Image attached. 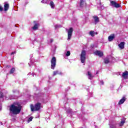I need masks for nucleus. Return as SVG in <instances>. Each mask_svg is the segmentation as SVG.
Returning a JSON list of instances; mask_svg holds the SVG:
<instances>
[{
	"mask_svg": "<svg viewBox=\"0 0 128 128\" xmlns=\"http://www.w3.org/2000/svg\"><path fill=\"white\" fill-rule=\"evenodd\" d=\"M66 112L68 114H72V110L70 108H68L66 110Z\"/></svg>",
	"mask_w": 128,
	"mask_h": 128,
	"instance_id": "obj_21",
	"label": "nucleus"
},
{
	"mask_svg": "<svg viewBox=\"0 0 128 128\" xmlns=\"http://www.w3.org/2000/svg\"><path fill=\"white\" fill-rule=\"evenodd\" d=\"M104 62L105 64H108V62H110V60H108V59H104Z\"/></svg>",
	"mask_w": 128,
	"mask_h": 128,
	"instance_id": "obj_25",
	"label": "nucleus"
},
{
	"mask_svg": "<svg viewBox=\"0 0 128 128\" xmlns=\"http://www.w3.org/2000/svg\"><path fill=\"white\" fill-rule=\"evenodd\" d=\"M100 84H104V81L100 80Z\"/></svg>",
	"mask_w": 128,
	"mask_h": 128,
	"instance_id": "obj_34",
	"label": "nucleus"
},
{
	"mask_svg": "<svg viewBox=\"0 0 128 128\" xmlns=\"http://www.w3.org/2000/svg\"><path fill=\"white\" fill-rule=\"evenodd\" d=\"M86 50H83L82 52V53L80 54V60L82 64H84L86 62Z\"/></svg>",
	"mask_w": 128,
	"mask_h": 128,
	"instance_id": "obj_3",
	"label": "nucleus"
},
{
	"mask_svg": "<svg viewBox=\"0 0 128 128\" xmlns=\"http://www.w3.org/2000/svg\"><path fill=\"white\" fill-rule=\"evenodd\" d=\"M70 56V52L68 51L66 54V56Z\"/></svg>",
	"mask_w": 128,
	"mask_h": 128,
	"instance_id": "obj_26",
	"label": "nucleus"
},
{
	"mask_svg": "<svg viewBox=\"0 0 128 128\" xmlns=\"http://www.w3.org/2000/svg\"><path fill=\"white\" fill-rule=\"evenodd\" d=\"M126 102V97H123L118 102V104H122Z\"/></svg>",
	"mask_w": 128,
	"mask_h": 128,
	"instance_id": "obj_14",
	"label": "nucleus"
},
{
	"mask_svg": "<svg viewBox=\"0 0 128 128\" xmlns=\"http://www.w3.org/2000/svg\"><path fill=\"white\" fill-rule=\"evenodd\" d=\"M32 76H34V74H32Z\"/></svg>",
	"mask_w": 128,
	"mask_h": 128,
	"instance_id": "obj_37",
	"label": "nucleus"
},
{
	"mask_svg": "<svg viewBox=\"0 0 128 128\" xmlns=\"http://www.w3.org/2000/svg\"><path fill=\"white\" fill-rule=\"evenodd\" d=\"M38 26H40V24L38 23L36 24L32 27V30H36L38 28Z\"/></svg>",
	"mask_w": 128,
	"mask_h": 128,
	"instance_id": "obj_13",
	"label": "nucleus"
},
{
	"mask_svg": "<svg viewBox=\"0 0 128 128\" xmlns=\"http://www.w3.org/2000/svg\"><path fill=\"white\" fill-rule=\"evenodd\" d=\"M4 8L0 5V12H2Z\"/></svg>",
	"mask_w": 128,
	"mask_h": 128,
	"instance_id": "obj_31",
	"label": "nucleus"
},
{
	"mask_svg": "<svg viewBox=\"0 0 128 128\" xmlns=\"http://www.w3.org/2000/svg\"><path fill=\"white\" fill-rule=\"evenodd\" d=\"M60 27H61L60 25L56 24L55 26V28H60Z\"/></svg>",
	"mask_w": 128,
	"mask_h": 128,
	"instance_id": "obj_30",
	"label": "nucleus"
},
{
	"mask_svg": "<svg viewBox=\"0 0 128 128\" xmlns=\"http://www.w3.org/2000/svg\"><path fill=\"white\" fill-rule=\"evenodd\" d=\"M13 92L14 94V92H16V94H20V92L18 90H13Z\"/></svg>",
	"mask_w": 128,
	"mask_h": 128,
	"instance_id": "obj_29",
	"label": "nucleus"
},
{
	"mask_svg": "<svg viewBox=\"0 0 128 128\" xmlns=\"http://www.w3.org/2000/svg\"><path fill=\"white\" fill-rule=\"evenodd\" d=\"M16 52H12L11 53V55L12 56V54H16Z\"/></svg>",
	"mask_w": 128,
	"mask_h": 128,
	"instance_id": "obj_33",
	"label": "nucleus"
},
{
	"mask_svg": "<svg viewBox=\"0 0 128 128\" xmlns=\"http://www.w3.org/2000/svg\"><path fill=\"white\" fill-rule=\"evenodd\" d=\"M10 114H18L22 110V106L20 104H13L10 108Z\"/></svg>",
	"mask_w": 128,
	"mask_h": 128,
	"instance_id": "obj_1",
	"label": "nucleus"
},
{
	"mask_svg": "<svg viewBox=\"0 0 128 128\" xmlns=\"http://www.w3.org/2000/svg\"><path fill=\"white\" fill-rule=\"evenodd\" d=\"M30 66H30V64H28Z\"/></svg>",
	"mask_w": 128,
	"mask_h": 128,
	"instance_id": "obj_38",
	"label": "nucleus"
},
{
	"mask_svg": "<svg viewBox=\"0 0 128 128\" xmlns=\"http://www.w3.org/2000/svg\"><path fill=\"white\" fill-rule=\"evenodd\" d=\"M32 118H34V117H30L28 120V122H32Z\"/></svg>",
	"mask_w": 128,
	"mask_h": 128,
	"instance_id": "obj_27",
	"label": "nucleus"
},
{
	"mask_svg": "<svg viewBox=\"0 0 128 128\" xmlns=\"http://www.w3.org/2000/svg\"><path fill=\"white\" fill-rule=\"evenodd\" d=\"M90 34L91 36H94V32L92 30L90 31Z\"/></svg>",
	"mask_w": 128,
	"mask_h": 128,
	"instance_id": "obj_22",
	"label": "nucleus"
},
{
	"mask_svg": "<svg viewBox=\"0 0 128 128\" xmlns=\"http://www.w3.org/2000/svg\"><path fill=\"white\" fill-rule=\"evenodd\" d=\"M50 6L52 8H54V2L52 1L50 2Z\"/></svg>",
	"mask_w": 128,
	"mask_h": 128,
	"instance_id": "obj_20",
	"label": "nucleus"
},
{
	"mask_svg": "<svg viewBox=\"0 0 128 128\" xmlns=\"http://www.w3.org/2000/svg\"><path fill=\"white\" fill-rule=\"evenodd\" d=\"M51 42H52V40H51Z\"/></svg>",
	"mask_w": 128,
	"mask_h": 128,
	"instance_id": "obj_41",
	"label": "nucleus"
},
{
	"mask_svg": "<svg viewBox=\"0 0 128 128\" xmlns=\"http://www.w3.org/2000/svg\"><path fill=\"white\" fill-rule=\"evenodd\" d=\"M93 18L94 20V24H96L100 22V18L96 16H94Z\"/></svg>",
	"mask_w": 128,
	"mask_h": 128,
	"instance_id": "obj_11",
	"label": "nucleus"
},
{
	"mask_svg": "<svg viewBox=\"0 0 128 128\" xmlns=\"http://www.w3.org/2000/svg\"><path fill=\"white\" fill-rule=\"evenodd\" d=\"M125 122H126V118H123L122 119L121 122L119 124L120 126H124V124Z\"/></svg>",
	"mask_w": 128,
	"mask_h": 128,
	"instance_id": "obj_15",
	"label": "nucleus"
},
{
	"mask_svg": "<svg viewBox=\"0 0 128 128\" xmlns=\"http://www.w3.org/2000/svg\"><path fill=\"white\" fill-rule=\"evenodd\" d=\"M118 46L120 50H124V42H121L118 44Z\"/></svg>",
	"mask_w": 128,
	"mask_h": 128,
	"instance_id": "obj_10",
	"label": "nucleus"
},
{
	"mask_svg": "<svg viewBox=\"0 0 128 128\" xmlns=\"http://www.w3.org/2000/svg\"><path fill=\"white\" fill-rule=\"evenodd\" d=\"M110 6H113L114 8H120V4L116 2L114 0L110 1Z\"/></svg>",
	"mask_w": 128,
	"mask_h": 128,
	"instance_id": "obj_5",
	"label": "nucleus"
},
{
	"mask_svg": "<svg viewBox=\"0 0 128 128\" xmlns=\"http://www.w3.org/2000/svg\"><path fill=\"white\" fill-rule=\"evenodd\" d=\"M8 8H10V5L8 4H6L4 5V10L6 12V10H8Z\"/></svg>",
	"mask_w": 128,
	"mask_h": 128,
	"instance_id": "obj_12",
	"label": "nucleus"
},
{
	"mask_svg": "<svg viewBox=\"0 0 128 128\" xmlns=\"http://www.w3.org/2000/svg\"><path fill=\"white\" fill-rule=\"evenodd\" d=\"M4 98V94L2 92H0V98Z\"/></svg>",
	"mask_w": 128,
	"mask_h": 128,
	"instance_id": "obj_28",
	"label": "nucleus"
},
{
	"mask_svg": "<svg viewBox=\"0 0 128 128\" xmlns=\"http://www.w3.org/2000/svg\"><path fill=\"white\" fill-rule=\"evenodd\" d=\"M114 34H112L110 36H108V40L109 42H112L114 40Z\"/></svg>",
	"mask_w": 128,
	"mask_h": 128,
	"instance_id": "obj_9",
	"label": "nucleus"
},
{
	"mask_svg": "<svg viewBox=\"0 0 128 128\" xmlns=\"http://www.w3.org/2000/svg\"><path fill=\"white\" fill-rule=\"evenodd\" d=\"M56 57H52L51 60V68L52 70H54L56 66Z\"/></svg>",
	"mask_w": 128,
	"mask_h": 128,
	"instance_id": "obj_4",
	"label": "nucleus"
},
{
	"mask_svg": "<svg viewBox=\"0 0 128 128\" xmlns=\"http://www.w3.org/2000/svg\"><path fill=\"white\" fill-rule=\"evenodd\" d=\"M84 0H80V6L81 8L84 6Z\"/></svg>",
	"mask_w": 128,
	"mask_h": 128,
	"instance_id": "obj_19",
	"label": "nucleus"
},
{
	"mask_svg": "<svg viewBox=\"0 0 128 128\" xmlns=\"http://www.w3.org/2000/svg\"><path fill=\"white\" fill-rule=\"evenodd\" d=\"M40 108H42V104H40V102L36 103L34 106L32 104L30 105L32 112H34V110H40Z\"/></svg>",
	"mask_w": 128,
	"mask_h": 128,
	"instance_id": "obj_2",
	"label": "nucleus"
},
{
	"mask_svg": "<svg viewBox=\"0 0 128 128\" xmlns=\"http://www.w3.org/2000/svg\"><path fill=\"white\" fill-rule=\"evenodd\" d=\"M109 124L110 126V128H116V125L112 124Z\"/></svg>",
	"mask_w": 128,
	"mask_h": 128,
	"instance_id": "obj_24",
	"label": "nucleus"
},
{
	"mask_svg": "<svg viewBox=\"0 0 128 128\" xmlns=\"http://www.w3.org/2000/svg\"><path fill=\"white\" fill-rule=\"evenodd\" d=\"M0 110H2V104H0Z\"/></svg>",
	"mask_w": 128,
	"mask_h": 128,
	"instance_id": "obj_35",
	"label": "nucleus"
},
{
	"mask_svg": "<svg viewBox=\"0 0 128 128\" xmlns=\"http://www.w3.org/2000/svg\"><path fill=\"white\" fill-rule=\"evenodd\" d=\"M16 70V68H12L10 72V74H14V70Z\"/></svg>",
	"mask_w": 128,
	"mask_h": 128,
	"instance_id": "obj_23",
	"label": "nucleus"
},
{
	"mask_svg": "<svg viewBox=\"0 0 128 128\" xmlns=\"http://www.w3.org/2000/svg\"><path fill=\"white\" fill-rule=\"evenodd\" d=\"M73 30L72 28H70L68 31V40H70V38H72V32H73Z\"/></svg>",
	"mask_w": 128,
	"mask_h": 128,
	"instance_id": "obj_6",
	"label": "nucleus"
},
{
	"mask_svg": "<svg viewBox=\"0 0 128 128\" xmlns=\"http://www.w3.org/2000/svg\"><path fill=\"white\" fill-rule=\"evenodd\" d=\"M41 2H42V4H46V2L44 1V0H42Z\"/></svg>",
	"mask_w": 128,
	"mask_h": 128,
	"instance_id": "obj_32",
	"label": "nucleus"
},
{
	"mask_svg": "<svg viewBox=\"0 0 128 128\" xmlns=\"http://www.w3.org/2000/svg\"><path fill=\"white\" fill-rule=\"evenodd\" d=\"M88 78L89 80H92V78H94V76H92V74H90V72H88Z\"/></svg>",
	"mask_w": 128,
	"mask_h": 128,
	"instance_id": "obj_16",
	"label": "nucleus"
},
{
	"mask_svg": "<svg viewBox=\"0 0 128 128\" xmlns=\"http://www.w3.org/2000/svg\"><path fill=\"white\" fill-rule=\"evenodd\" d=\"M1 124H2V122H1Z\"/></svg>",
	"mask_w": 128,
	"mask_h": 128,
	"instance_id": "obj_43",
	"label": "nucleus"
},
{
	"mask_svg": "<svg viewBox=\"0 0 128 128\" xmlns=\"http://www.w3.org/2000/svg\"><path fill=\"white\" fill-rule=\"evenodd\" d=\"M94 54L96 56H104V52L102 51L97 50L95 52Z\"/></svg>",
	"mask_w": 128,
	"mask_h": 128,
	"instance_id": "obj_7",
	"label": "nucleus"
},
{
	"mask_svg": "<svg viewBox=\"0 0 128 128\" xmlns=\"http://www.w3.org/2000/svg\"><path fill=\"white\" fill-rule=\"evenodd\" d=\"M56 74H62V72H60L58 71H54V72L53 76H56Z\"/></svg>",
	"mask_w": 128,
	"mask_h": 128,
	"instance_id": "obj_17",
	"label": "nucleus"
},
{
	"mask_svg": "<svg viewBox=\"0 0 128 128\" xmlns=\"http://www.w3.org/2000/svg\"><path fill=\"white\" fill-rule=\"evenodd\" d=\"M86 13H87V14H88V10L87 11Z\"/></svg>",
	"mask_w": 128,
	"mask_h": 128,
	"instance_id": "obj_39",
	"label": "nucleus"
},
{
	"mask_svg": "<svg viewBox=\"0 0 128 128\" xmlns=\"http://www.w3.org/2000/svg\"><path fill=\"white\" fill-rule=\"evenodd\" d=\"M122 78H124V80H126V78H128V71H126L122 73Z\"/></svg>",
	"mask_w": 128,
	"mask_h": 128,
	"instance_id": "obj_8",
	"label": "nucleus"
},
{
	"mask_svg": "<svg viewBox=\"0 0 128 128\" xmlns=\"http://www.w3.org/2000/svg\"><path fill=\"white\" fill-rule=\"evenodd\" d=\"M98 74V72H96V74Z\"/></svg>",
	"mask_w": 128,
	"mask_h": 128,
	"instance_id": "obj_40",
	"label": "nucleus"
},
{
	"mask_svg": "<svg viewBox=\"0 0 128 128\" xmlns=\"http://www.w3.org/2000/svg\"><path fill=\"white\" fill-rule=\"evenodd\" d=\"M10 100H16L18 98V97L14 96H10L9 97Z\"/></svg>",
	"mask_w": 128,
	"mask_h": 128,
	"instance_id": "obj_18",
	"label": "nucleus"
},
{
	"mask_svg": "<svg viewBox=\"0 0 128 128\" xmlns=\"http://www.w3.org/2000/svg\"><path fill=\"white\" fill-rule=\"evenodd\" d=\"M98 32H94V34H98Z\"/></svg>",
	"mask_w": 128,
	"mask_h": 128,
	"instance_id": "obj_36",
	"label": "nucleus"
},
{
	"mask_svg": "<svg viewBox=\"0 0 128 128\" xmlns=\"http://www.w3.org/2000/svg\"><path fill=\"white\" fill-rule=\"evenodd\" d=\"M38 96H40V94H38Z\"/></svg>",
	"mask_w": 128,
	"mask_h": 128,
	"instance_id": "obj_42",
	"label": "nucleus"
}]
</instances>
